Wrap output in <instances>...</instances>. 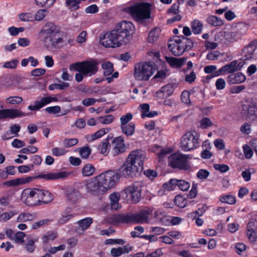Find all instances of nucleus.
Here are the masks:
<instances>
[{
	"instance_id": "obj_1",
	"label": "nucleus",
	"mask_w": 257,
	"mask_h": 257,
	"mask_svg": "<svg viewBox=\"0 0 257 257\" xmlns=\"http://www.w3.org/2000/svg\"><path fill=\"white\" fill-rule=\"evenodd\" d=\"M134 31L135 26L132 22L122 21L101 37L100 42L106 48L119 47L131 41Z\"/></svg>"
},
{
	"instance_id": "obj_2",
	"label": "nucleus",
	"mask_w": 257,
	"mask_h": 257,
	"mask_svg": "<svg viewBox=\"0 0 257 257\" xmlns=\"http://www.w3.org/2000/svg\"><path fill=\"white\" fill-rule=\"evenodd\" d=\"M65 33L60 28L52 22H47L39 32V37L48 49L60 48L64 42Z\"/></svg>"
},
{
	"instance_id": "obj_3",
	"label": "nucleus",
	"mask_w": 257,
	"mask_h": 257,
	"mask_svg": "<svg viewBox=\"0 0 257 257\" xmlns=\"http://www.w3.org/2000/svg\"><path fill=\"white\" fill-rule=\"evenodd\" d=\"M145 156L141 150L132 151L123 164L119 168V174L124 177H134L143 170Z\"/></svg>"
},
{
	"instance_id": "obj_4",
	"label": "nucleus",
	"mask_w": 257,
	"mask_h": 257,
	"mask_svg": "<svg viewBox=\"0 0 257 257\" xmlns=\"http://www.w3.org/2000/svg\"><path fill=\"white\" fill-rule=\"evenodd\" d=\"M22 201L29 206L47 204L53 199V195L49 191L39 188H26L21 193Z\"/></svg>"
},
{
	"instance_id": "obj_5",
	"label": "nucleus",
	"mask_w": 257,
	"mask_h": 257,
	"mask_svg": "<svg viewBox=\"0 0 257 257\" xmlns=\"http://www.w3.org/2000/svg\"><path fill=\"white\" fill-rule=\"evenodd\" d=\"M69 175L70 173L66 171H60L57 173L50 172L48 173H41L35 176H27L8 180L4 182L3 184L4 186L7 187L17 186L30 183L35 179H43L46 181H52L59 179L66 178Z\"/></svg>"
},
{
	"instance_id": "obj_6",
	"label": "nucleus",
	"mask_w": 257,
	"mask_h": 257,
	"mask_svg": "<svg viewBox=\"0 0 257 257\" xmlns=\"http://www.w3.org/2000/svg\"><path fill=\"white\" fill-rule=\"evenodd\" d=\"M151 213L152 210L149 209H142L135 213H127L113 215L112 220L114 223H148L149 222V216Z\"/></svg>"
},
{
	"instance_id": "obj_7",
	"label": "nucleus",
	"mask_w": 257,
	"mask_h": 257,
	"mask_svg": "<svg viewBox=\"0 0 257 257\" xmlns=\"http://www.w3.org/2000/svg\"><path fill=\"white\" fill-rule=\"evenodd\" d=\"M151 5L149 3H138L126 7L123 11L129 14L137 22L148 19L151 17Z\"/></svg>"
},
{
	"instance_id": "obj_8",
	"label": "nucleus",
	"mask_w": 257,
	"mask_h": 257,
	"mask_svg": "<svg viewBox=\"0 0 257 257\" xmlns=\"http://www.w3.org/2000/svg\"><path fill=\"white\" fill-rule=\"evenodd\" d=\"M121 177H124L119 174L118 169L116 172L112 170L104 172L96 176V178L106 192L115 186Z\"/></svg>"
},
{
	"instance_id": "obj_9",
	"label": "nucleus",
	"mask_w": 257,
	"mask_h": 257,
	"mask_svg": "<svg viewBox=\"0 0 257 257\" xmlns=\"http://www.w3.org/2000/svg\"><path fill=\"white\" fill-rule=\"evenodd\" d=\"M189 159V155H185L179 152H176L171 154L168 157V165L173 169L188 171L191 168L188 162Z\"/></svg>"
},
{
	"instance_id": "obj_10",
	"label": "nucleus",
	"mask_w": 257,
	"mask_h": 257,
	"mask_svg": "<svg viewBox=\"0 0 257 257\" xmlns=\"http://www.w3.org/2000/svg\"><path fill=\"white\" fill-rule=\"evenodd\" d=\"M142 185L141 182H135L121 191L122 197L130 200L132 203L139 202L141 197Z\"/></svg>"
},
{
	"instance_id": "obj_11",
	"label": "nucleus",
	"mask_w": 257,
	"mask_h": 257,
	"mask_svg": "<svg viewBox=\"0 0 257 257\" xmlns=\"http://www.w3.org/2000/svg\"><path fill=\"white\" fill-rule=\"evenodd\" d=\"M154 72L151 62H142L135 65L134 75L137 80H148Z\"/></svg>"
},
{
	"instance_id": "obj_12",
	"label": "nucleus",
	"mask_w": 257,
	"mask_h": 257,
	"mask_svg": "<svg viewBox=\"0 0 257 257\" xmlns=\"http://www.w3.org/2000/svg\"><path fill=\"white\" fill-rule=\"evenodd\" d=\"M77 187L79 189L85 188L88 193L95 196L103 195L105 193L96 179V176L79 183Z\"/></svg>"
},
{
	"instance_id": "obj_13",
	"label": "nucleus",
	"mask_w": 257,
	"mask_h": 257,
	"mask_svg": "<svg viewBox=\"0 0 257 257\" xmlns=\"http://www.w3.org/2000/svg\"><path fill=\"white\" fill-rule=\"evenodd\" d=\"M195 132L189 131L181 138L180 147L183 151H190L199 147L198 137L194 135Z\"/></svg>"
},
{
	"instance_id": "obj_14",
	"label": "nucleus",
	"mask_w": 257,
	"mask_h": 257,
	"mask_svg": "<svg viewBox=\"0 0 257 257\" xmlns=\"http://www.w3.org/2000/svg\"><path fill=\"white\" fill-rule=\"evenodd\" d=\"M98 63L94 60L77 62L74 64L75 70L82 73L85 76L95 74L97 70Z\"/></svg>"
},
{
	"instance_id": "obj_15",
	"label": "nucleus",
	"mask_w": 257,
	"mask_h": 257,
	"mask_svg": "<svg viewBox=\"0 0 257 257\" xmlns=\"http://www.w3.org/2000/svg\"><path fill=\"white\" fill-rule=\"evenodd\" d=\"M245 64V62L243 60H234L221 67L220 71H224V73L233 74L241 70Z\"/></svg>"
},
{
	"instance_id": "obj_16",
	"label": "nucleus",
	"mask_w": 257,
	"mask_h": 257,
	"mask_svg": "<svg viewBox=\"0 0 257 257\" xmlns=\"http://www.w3.org/2000/svg\"><path fill=\"white\" fill-rule=\"evenodd\" d=\"M58 98L52 96H46L41 98L40 100L35 101L34 105H30L28 106V109L31 111L39 110L41 108L45 106L47 104L52 102H57Z\"/></svg>"
},
{
	"instance_id": "obj_17",
	"label": "nucleus",
	"mask_w": 257,
	"mask_h": 257,
	"mask_svg": "<svg viewBox=\"0 0 257 257\" xmlns=\"http://www.w3.org/2000/svg\"><path fill=\"white\" fill-rule=\"evenodd\" d=\"M112 153L113 156H116L125 151L124 137L118 136L113 139L112 142Z\"/></svg>"
},
{
	"instance_id": "obj_18",
	"label": "nucleus",
	"mask_w": 257,
	"mask_h": 257,
	"mask_svg": "<svg viewBox=\"0 0 257 257\" xmlns=\"http://www.w3.org/2000/svg\"><path fill=\"white\" fill-rule=\"evenodd\" d=\"M241 113L247 118L255 120L257 118V104L251 102L243 104Z\"/></svg>"
},
{
	"instance_id": "obj_19",
	"label": "nucleus",
	"mask_w": 257,
	"mask_h": 257,
	"mask_svg": "<svg viewBox=\"0 0 257 257\" xmlns=\"http://www.w3.org/2000/svg\"><path fill=\"white\" fill-rule=\"evenodd\" d=\"M257 49V44L254 41H251L242 50V58L239 60H250L253 59L254 52Z\"/></svg>"
},
{
	"instance_id": "obj_20",
	"label": "nucleus",
	"mask_w": 257,
	"mask_h": 257,
	"mask_svg": "<svg viewBox=\"0 0 257 257\" xmlns=\"http://www.w3.org/2000/svg\"><path fill=\"white\" fill-rule=\"evenodd\" d=\"M22 111L17 109H0V119L5 118H15L26 116Z\"/></svg>"
},
{
	"instance_id": "obj_21",
	"label": "nucleus",
	"mask_w": 257,
	"mask_h": 257,
	"mask_svg": "<svg viewBox=\"0 0 257 257\" xmlns=\"http://www.w3.org/2000/svg\"><path fill=\"white\" fill-rule=\"evenodd\" d=\"M174 88L172 84H168L162 87L156 94V96L159 99H165L172 95Z\"/></svg>"
},
{
	"instance_id": "obj_22",
	"label": "nucleus",
	"mask_w": 257,
	"mask_h": 257,
	"mask_svg": "<svg viewBox=\"0 0 257 257\" xmlns=\"http://www.w3.org/2000/svg\"><path fill=\"white\" fill-rule=\"evenodd\" d=\"M168 48L174 55L177 56L182 55L185 52V49H183L182 46L177 42L175 37L174 40H170L169 41Z\"/></svg>"
},
{
	"instance_id": "obj_23",
	"label": "nucleus",
	"mask_w": 257,
	"mask_h": 257,
	"mask_svg": "<svg viewBox=\"0 0 257 257\" xmlns=\"http://www.w3.org/2000/svg\"><path fill=\"white\" fill-rule=\"evenodd\" d=\"M245 80V76L241 72H236L230 74L226 78V81L229 84L242 83L244 82Z\"/></svg>"
},
{
	"instance_id": "obj_24",
	"label": "nucleus",
	"mask_w": 257,
	"mask_h": 257,
	"mask_svg": "<svg viewBox=\"0 0 257 257\" xmlns=\"http://www.w3.org/2000/svg\"><path fill=\"white\" fill-rule=\"evenodd\" d=\"M177 42L182 46L183 49H185V51H187L191 49L194 46L193 41L189 38H187L185 36L181 35L176 36Z\"/></svg>"
},
{
	"instance_id": "obj_25",
	"label": "nucleus",
	"mask_w": 257,
	"mask_h": 257,
	"mask_svg": "<svg viewBox=\"0 0 257 257\" xmlns=\"http://www.w3.org/2000/svg\"><path fill=\"white\" fill-rule=\"evenodd\" d=\"M253 225V224L249 221L247 226L246 234L248 240L251 243L257 241V228Z\"/></svg>"
},
{
	"instance_id": "obj_26",
	"label": "nucleus",
	"mask_w": 257,
	"mask_h": 257,
	"mask_svg": "<svg viewBox=\"0 0 257 257\" xmlns=\"http://www.w3.org/2000/svg\"><path fill=\"white\" fill-rule=\"evenodd\" d=\"M166 61L171 67L180 68L184 65L186 59L185 58H177L172 57H166Z\"/></svg>"
},
{
	"instance_id": "obj_27",
	"label": "nucleus",
	"mask_w": 257,
	"mask_h": 257,
	"mask_svg": "<svg viewBox=\"0 0 257 257\" xmlns=\"http://www.w3.org/2000/svg\"><path fill=\"white\" fill-rule=\"evenodd\" d=\"M121 196L122 197L121 191L120 193L113 192L110 194L109 199L112 209L117 210L121 207V205L118 203Z\"/></svg>"
},
{
	"instance_id": "obj_28",
	"label": "nucleus",
	"mask_w": 257,
	"mask_h": 257,
	"mask_svg": "<svg viewBox=\"0 0 257 257\" xmlns=\"http://www.w3.org/2000/svg\"><path fill=\"white\" fill-rule=\"evenodd\" d=\"M110 128H102L94 133L93 134L88 135L86 136V139L88 142H92L96 139L100 138L105 134L108 133Z\"/></svg>"
},
{
	"instance_id": "obj_29",
	"label": "nucleus",
	"mask_w": 257,
	"mask_h": 257,
	"mask_svg": "<svg viewBox=\"0 0 257 257\" xmlns=\"http://www.w3.org/2000/svg\"><path fill=\"white\" fill-rule=\"evenodd\" d=\"M110 145L108 142V139H103L102 141L98 145L97 150L100 153L106 156L108 154Z\"/></svg>"
},
{
	"instance_id": "obj_30",
	"label": "nucleus",
	"mask_w": 257,
	"mask_h": 257,
	"mask_svg": "<svg viewBox=\"0 0 257 257\" xmlns=\"http://www.w3.org/2000/svg\"><path fill=\"white\" fill-rule=\"evenodd\" d=\"M121 132L127 137L132 136L135 131V124L133 122H130L128 124L120 125Z\"/></svg>"
},
{
	"instance_id": "obj_31",
	"label": "nucleus",
	"mask_w": 257,
	"mask_h": 257,
	"mask_svg": "<svg viewBox=\"0 0 257 257\" xmlns=\"http://www.w3.org/2000/svg\"><path fill=\"white\" fill-rule=\"evenodd\" d=\"M58 233L56 231L51 230L48 231L42 238V241L43 245L47 244L49 241H53L58 237Z\"/></svg>"
},
{
	"instance_id": "obj_32",
	"label": "nucleus",
	"mask_w": 257,
	"mask_h": 257,
	"mask_svg": "<svg viewBox=\"0 0 257 257\" xmlns=\"http://www.w3.org/2000/svg\"><path fill=\"white\" fill-rule=\"evenodd\" d=\"M161 30L159 28L153 29L149 33L147 41L149 43L153 44L157 40L160 34Z\"/></svg>"
},
{
	"instance_id": "obj_33",
	"label": "nucleus",
	"mask_w": 257,
	"mask_h": 257,
	"mask_svg": "<svg viewBox=\"0 0 257 257\" xmlns=\"http://www.w3.org/2000/svg\"><path fill=\"white\" fill-rule=\"evenodd\" d=\"M95 171V167L92 164L88 163L82 168L81 173L83 177H90L94 174Z\"/></svg>"
},
{
	"instance_id": "obj_34",
	"label": "nucleus",
	"mask_w": 257,
	"mask_h": 257,
	"mask_svg": "<svg viewBox=\"0 0 257 257\" xmlns=\"http://www.w3.org/2000/svg\"><path fill=\"white\" fill-rule=\"evenodd\" d=\"M71 208H66L65 211L62 213L61 217L59 218L58 220L59 223L63 224L71 219L74 215L71 213Z\"/></svg>"
},
{
	"instance_id": "obj_35",
	"label": "nucleus",
	"mask_w": 257,
	"mask_h": 257,
	"mask_svg": "<svg viewBox=\"0 0 257 257\" xmlns=\"http://www.w3.org/2000/svg\"><path fill=\"white\" fill-rule=\"evenodd\" d=\"M93 222V219L91 217H86L77 221V224L82 230H85L88 228Z\"/></svg>"
},
{
	"instance_id": "obj_36",
	"label": "nucleus",
	"mask_w": 257,
	"mask_h": 257,
	"mask_svg": "<svg viewBox=\"0 0 257 257\" xmlns=\"http://www.w3.org/2000/svg\"><path fill=\"white\" fill-rule=\"evenodd\" d=\"M102 68L104 70L103 75L106 77L111 75L114 71L113 64L109 61L103 63Z\"/></svg>"
},
{
	"instance_id": "obj_37",
	"label": "nucleus",
	"mask_w": 257,
	"mask_h": 257,
	"mask_svg": "<svg viewBox=\"0 0 257 257\" xmlns=\"http://www.w3.org/2000/svg\"><path fill=\"white\" fill-rule=\"evenodd\" d=\"M174 203L178 207L183 208L187 204V200L183 196L178 195L175 197Z\"/></svg>"
},
{
	"instance_id": "obj_38",
	"label": "nucleus",
	"mask_w": 257,
	"mask_h": 257,
	"mask_svg": "<svg viewBox=\"0 0 257 257\" xmlns=\"http://www.w3.org/2000/svg\"><path fill=\"white\" fill-rule=\"evenodd\" d=\"M202 27V24L198 20H195L191 23L192 31L194 34L201 33Z\"/></svg>"
},
{
	"instance_id": "obj_39",
	"label": "nucleus",
	"mask_w": 257,
	"mask_h": 257,
	"mask_svg": "<svg viewBox=\"0 0 257 257\" xmlns=\"http://www.w3.org/2000/svg\"><path fill=\"white\" fill-rule=\"evenodd\" d=\"M105 101L106 99L104 98H100L99 99L88 98L84 99L82 101V103L85 106H89L94 105L96 102H105Z\"/></svg>"
},
{
	"instance_id": "obj_40",
	"label": "nucleus",
	"mask_w": 257,
	"mask_h": 257,
	"mask_svg": "<svg viewBox=\"0 0 257 257\" xmlns=\"http://www.w3.org/2000/svg\"><path fill=\"white\" fill-rule=\"evenodd\" d=\"M60 83H54L49 86V89L50 90H53L54 89L64 90L69 87V84L67 82L61 81L59 80Z\"/></svg>"
},
{
	"instance_id": "obj_41",
	"label": "nucleus",
	"mask_w": 257,
	"mask_h": 257,
	"mask_svg": "<svg viewBox=\"0 0 257 257\" xmlns=\"http://www.w3.org/2000/svg\"><path fill=\"white\" fill-rule=\"evenodd\" d=\"M163 188L167 191L175 190L177 188L176 179H171L166 183L163 184Z\"/></svg>"
},
{
	"instance_id": "obj_42",
	"label": "nucleus",
	"mask_w": 257,
	"mask_h": 257,
	"mask_svg": "<svg viewBox=\"0 0 257 257\" xmlns=\"http://www.w3.org/2000/svg\"><path fill=\"white\" fill-rule=\"evenodd\" d=\"M176 185L180 190L186 191L189 189L190 186L189 182L184 180H178L176 179Z\"/></svg>"
},
{
	"instance_id": "obj_43",
	"label": "nucleus",
	"mask_w": 257,
	"mask_h": 257,
	"mask_svg": "<svg viewBox=\"0 0 257 257\" xmlns=\"http://www.w3.org/2000/svg\"><path fill=\"white\" fill-rule=\"evenodd\" d=\"M81 0H66L65 5L66 6H69L71 11H75L79 8V4L81 3Z\"/></svg>"
},
{
	"instance_id": "obj_44",
	"label": "nucleus",
	"mask_w": 257,
	"mask_h": 257,
	"mask_svg": "<svg viewBox=\"0 0 257 257\" xmlns=\"http://www.w3.org/2000/svg\"><path fill=\"white\" fill-rule=\"evenodd\" d=\"M92 150L89 146H85L79 148V154L83 159H87L91 154Z\"/></svg>"
},
{
	"instance_id": "obj_45",
	"label": "nucleus",
	"mask_w": 257,
	"mask_h": 257,
	"mask_svg": "<svg viewBox=\"0 0 257 257\" xmlns=\"http://www.w3.org/2000/svg\"><path fill=\"white\" fill-rule=\"evenodd\" d=\"M207 22L213 26H220L223 24V21L215 16H210L207 19Z\"/></svg>"
},
{
	"instance_id": "obj_46",
	"label": "nucleus",
	"mask_w": 257,
	"mask_h": 257,
	"mask_svg": "<svg viewBox=\"0 0 257 257\" xmlns=\"http://www.w3.org/2000/svg\"><path fill=\"white\" fill-rule=\"evenodd\" d=\"M219 200L222 203H227L229 204H234L236 202L235 197L231 195L221 196H220Z\"/></svg>"
},
{
	"instance_id": "obj_47",
	"label": "nucleus",
	"mask_w": 257,
	"mask_h": 257,
	"mask_svg": "<svg viewBox=\"0 0 257 257\" xmlns=\"http://www.w3.org/2000/svg\"><path fill=\"white\" fill-rule=\"evenodd\" d=\"M23 100V98L20 96H10L7 98L6 103L10 104H19Z\"/></svg>"
},
{
	"instance_id": "obj_48",
	"label": "nucleus",
	"mask_w": 257,
	"mask_h": 257,
	"mask_svg": "<svg viewBox=\"0 0 257 257\" xmlns=\"http://www.w3.org/2000/svg\"><path fill=\"white\" fill-rule=\"evenodd\" d=\"M55 2V0H35L36 4L40 7H51Z\"/></svg>"
},
{
	"instance_id": "obj_49",
	"label": "nucleus",
	"mask_w": 257,
	"mask_h": 257,
	"mask_svg": "<svg viewBox=\"0 0 257 257\" xmlns=\"http://www.w3.org/2000/svg\"><path fill=\"white\" fill-rule=\"evenodd\" d=\"M19 62L17 59H13L10 61H7L4 63L3 67L7 69H16Z\"/></svg>"
},
{
	"instance_id": "obj_50",
	"label": "nucleus",
	"mask_w": 257,
	"mask_h": 257,
	"mask_svg": "<svg viewBox=\"0 0 257 257\" xmlns=\"http://www.w3.org/2000/svg\"><path fill=\"white\" fill-rule=\"evenodd\" d=\"M114 119V117L111 114H108L103 116L98 117V121L103 124H109L111 123Z\"/></svg>"
},
{
	"instance_id": "obj_51",
	"label": "nucleus",
	"mask_w": 257,
	"mask_h": 257,
	"mask_svg": "<svg viewBox=\"0 0 257 257\" xmlns=\"http://www.w3.org/2000/svg\"><path fill=\"white\" fill-rule=\"evenodd\" d=\"M212 125V122L208 117H203L200 120V127L202 129H206Z\"/></svg>"
},
{
	"instance_id": "obj_52",
	"label": "nucleus",
	"mask_w": 257,
	"mask_h": 257,
	"mask_svg": "<svg viewBox=\"0 0 257 257\" xmlns=\"http://www.w3.org/2000/svg\"><path fill=\"white\" fill-rule=\"evenodd\" d=\"M21 21L24 22H31L34 20V15L30 13H21L19 15Z\"/></svg>"
},
{
	"instance_id": "obj_53",
	"label": "nucleus",
	"mask_w": 257,
	"mask_h": 257,
	"mask_svg": "<svg viewBox=\"0 0 257 257\" xmlns=\"http://www.w3.org/2000/svg\"><path fill=\"white\" fill-rule=\"evenodd\" d=\"M33 218V215L30 213H21L18 218L19 222H26L31 220Z\"/></svg>"
},
{
	"instance_id": "obj_54",
	"label": "nucleus",
	"mask_w": 257,
	"mask_h": 257,
	"mask_svg": "<svg viewBox=\"0 0 257 257\" xmlns=\"http://www.w3.org/2000/svg\"><path fill=\"white\" fill-rule=\"evenodd\" d=\"M36 240L30 239H28L27 243L25 244V248L29 252H33L36 248V245H35V243Z\"/></svg>"
},
{
	"instance_id": "obj_55",
	"label": "nucleus",
	"mask_w": 257,
	"mask_h": 257,
	"mask_svg": "<svg viewBox=\"0 0 257 257\" xmlns=\"http://www.w3.org/2000/svg\"><path fill=\"white\" fill-rule=\"evenodd\" d=\"M133 116L131 113H127L120 118V125L128 124V122L133 119Z\"/></svg>"
},
{
	"instance_id": "obj_56",
	"label": "nucleus",
	"mask_w": 257,
	"mask_h": 257,
	"mask_svg": "<svg viewBox=\"0 0 257 257\" xmlns=\"http://www.w3.org/2000/svg\"><path fill=\"white\" fill-rule=\"evenodd\" d=\"M78 140L77 139H65L63 141V145L66 148L74 146L77 144Z\"/></svg>"
},
{
	"instance_id": "obj_57",
	"label": "nucleus",
	"mask_w": 257,
	"mask_h": 257,
	"mask_svg": "<svg viewBox=\"0 0 257 257\" xmlns=\"http://www.w3.org/2000/svg\"><path fill=\"white\" fill-rule=\"evenodd\" d=\"M180 3L179 1L177 3L173 4L170 9L168 10V14H172L174 15L178 14L179 13V7Z\"/></svg>"
},
{
	"instance_id": "obj_58",
	"label": "nucleus",
	"mask_w": 257,
	"mask_h": 257,
	"mask_svg": "<svg viewBox=\"0 0 257 257\" xmlns=\"http://www.w3.org/2000/svg\"><path fill=\"white\" fill-rule=\"evenodd\" d=\"M190 92L188 91H183L181 95V101L186 104H190Z\"/></svg>"
},
{
	"instance_id": "obj_59",
	"label": "nucleus",
	"mask_w": 257,
	"mask_h": 257,
	"mask_svg": "<svg viewBox=\"0 0 257 257\" xmlns=\"http://www.w3.org/2000/svg\"><path fill=\"white\" fill-rule=\"evenodd\" d=\"M50 221V219H45L38 222H34L32 225V228L34 229H37L44 225L48 224Z\"/></svg>"
},
{
	"instance_id": "obj_60",
	"label": "nucleus",
	"mask_w": 257,
	"mask_h": 257,
	"mask_svg": "<svg viewBox=\"0 0 257 257\" xmlns=\"http://www.w3.org/2000/svg\"><path fill=\"white\" fill-rule=\"evenodd\" d=\"M243 151L246 159H250L253 155V151L251 148L247 145H245L243 146Z\"/></svg>"
},
{
	"instance_id": "obj_61",
	"label": "nucleus",
	"mask_w": 257,
	"mask_h": 257,
	"mask_svg": "<svg viewBox=\"0 0 257 257\" xmlns=\"http://www.w3.org/2000/svg\"><path fill=\"white\" fill-rule=\"evenodd\" d=\"M45 110L49 114H56L61 111V107L58 105L49 106L45 109Z\"/></svg>"
},
{
	"instance_id": "obj_62",
	"label": "nucleus",
	"mask_w": 257,
	"mask_h": 257,
	"mask_svg": "<svg viewBox=\"0 0 257 257\" xmlns=\"http://www.w3.org/2000/svg\"><path fill=\"white\" fill-rule=\"evenodd\" d=\"M251 124L248 123H244L240 127V131L243 134L249 135L251 133V130L250 128Z\"/></svg>"
},
{
	"instance_id": "obj_63",
	"label": "nucleus",
	"mask_w": 257,
	"mask_h": 257,
	"mask_svg": "<svg viewBox=\"0 0 257 257\" xmlns=\"http://www.w3.org/2000/svg\"><path fill=\"white\" fill-rule=\"evenodd\" d=\"M209 172L207 170L200 169L197 172L196 176L200 179H205L209 176Z\"/></svg>"
},
{
	"instance_id": "obj_64",
	"label": "nucleus",
	"mask_w": 257,
	"mask_h": 257,
	"mask_svg": "<svg viewBox=\"0 0 257 257\" xmlns=\"http://www.w3.org/2000/svg\"><path fill=\"white\" fill-rule=\"evenodd\" d=\"M214 168L215 170L219 171L221 173H225L229 169V166L225 164H216L214 165Z\"/></svg>"
}]
</instances>
